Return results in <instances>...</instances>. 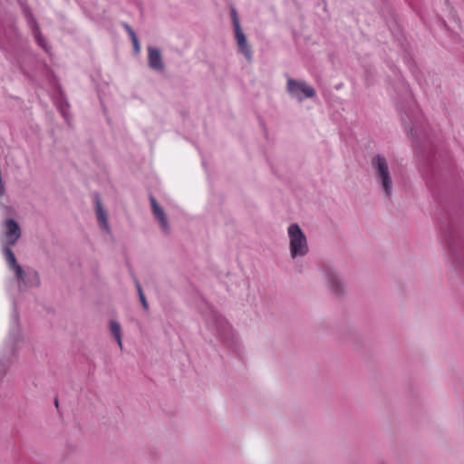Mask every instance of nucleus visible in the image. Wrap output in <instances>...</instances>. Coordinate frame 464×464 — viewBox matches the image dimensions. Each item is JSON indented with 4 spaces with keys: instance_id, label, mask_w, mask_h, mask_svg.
<instances>
[{
    "instance_id": "1",
    "label": "nucleus",
    "mask_w": 464,
    "mask_h": 464,
    "mask_svg": "<svg viewBox=\"0 0 464 464\" xmlns=\"http://www.w3.org/2000/svg\"><path fill=\"white\" fill-rule=\"evenodd\" d=\"M5 232L3 238H1L3 246V254L8 267L14 271V275L18 277L23 278V268L17 263L15 256L11 249V246H14L21 237L22 232L20 226L16 221L12 218L6 219L3 223Z\"/></svg>"
},
{
    "instance_id": "2",
    "label": "nucleus",
    "mask_w": 464,
    "mask_h": 464,
    "mask_svg": "<svg viewBox=\"0 0 464 464\" xmlns=\"http://www.w3.org/2000/svg\"><path fill=\"white\" fill-rule=\"evenodd\" d=\"M288 237L290 240L291 256H304L308 253V245L306 237L297 224H292L288 227Z\"/></svg>"
},
{
    "instance_id": "3",
    "label": "nucleus",
    "mask_w": 464,
    "mask_h": 464,
    "mask_svg": "<svg viewBox=\"0 0 464 464\" xmlns=\"http://www.w3.org/2000/svg\"><path fill=\"white\" fill-rule=\"evenodd\" d=\"M372 164L375 170L377 180L382 185L385 195L389 197L392 191V179L386 159L377 155L372 159Z\"/></svg>"
},
{
    "instance_id": "4",
    "label": "nucleus",
    "mask_w": 464,
    "mask_h": 464,
    "mask_svg": "<svg viewBox=\"0 0 464 464\" xmlns=\"http://www.w3.org/2000/svg\"><path fill=\"white\" fill-rule=\"evenodd\" d=\"M233 24L235 28V37L238 45L240 52L246 56L247 60L251 59V49L246 43V35L244 34L239 20L237 14V12L234 8L231 10Z\"/></svg>"
},
{
    "instance_id": "5",
    "label": "nucleus",
    "mask_w": 464,
    "mask_h": 464,
    "mask_svg": "<svg viewBox=\"0 0 464 464\" xmlns=\"http://www.w3.org/2000/svg\"><path fill=\"white\" fill-rule=\"evenodd\" d=\"M287 89L291 95L296 97L299 101L304 98H312L315 95V91L311 86L304 82H297L295 80H288Z\"/></svg>"
},
{
    "instance_id": "6",
    "label": "nucleus",
    "mask_w": 464,
    "mask_h": 464,
    "mask_svg": "<svg viewBox=\"0 0 464 464\" xmlns=\"http://www.w3.org/2000/svg\"><path fill=\"white\" fill-rule=\"evenodd\" d=\"M150 203H151V208H152L154 217L160 223L161 228L165 232H168L169 231V224H168V219H167V217H166L163 209L160 208V206L158 204V202L156 201V199L153 197L150 198Z\"/></svg>"
},
{
    "instance_id": "7",
    "label": "nucleus",
    "mask_w": 464,
    "mask_h": 464,
    "mask_svg": "<svg viewBox=\"0 0 464 464\" xmlns=\"http://www.w3.org/2000/svg\"><path fill=\"white\" fill-rule=\"evenodd\" d=\"M148 61L149 65L154 70H162L163 63L161 53L158 49L149 47L148 48Z\"/></svg>"
},
{
    "instance_id": "8",
    "label": "nucleus",
    "mask_w": 464,
    "mask_h": 464,
    "mask_svg": "<svg viewBox=\"0 0 464 464\" xmlns=\"http://www.w3.org/2000/svg\"><path fill=\"white\" fill-rule=\"evenodd\" d=\"M18 281L30 286H37L40 283L38 273L35 270H28L24 272L23 270V278L18 277L15 275Z\"/></svg>"
},
{
    "instance_id": "9",
    "label": "nucleus",
    "mask_w": 464,
    "mask_h": 464,
    "mask_svg": "<svg viewBox=\"0 0 464 464\" xmlns=\"http://www.w3.org/2000/svg\"><path fill=\"white\" fill-rule=\"evenodd\" d=\"M96 212H97V218L100 223V225L106 230L110 231V227L108 224L106 213L104 212L102 203L99 199L96 200Z\"/></svg>"
},
{
    "instance_id": "10",
    "label": "nucleus",
    "mask_w": 464,
    "mask_h": 464,
    "mask_svg": "<svg viewBox=\"0 0 464 464\" xmlns=\"http://www.w3.org/2000/svg\"><path fill=\"white\" fill-rule=\"evenodd\" d=\"M110 329L112 334V335L117 340V343L120 346V348H122V342H121V328L118 322L116 321H111L110 322Z\"/></svg>"
},
{
    "instance_id": "11",
    "label": "nucleus",
    "mask_w": 464,
    "mask_h": 464,
    "mask_svg": "<svg viewBox=\"0 0 464 464\" xmlns=\"http://www.w3.org/2000/svg\"><path fill=\"white\" fill-rule=\"evenodd\" d=\"M122 25L131 39L135 52L139 53L140 51V45L135 32L128 24L124 23Z\"/></svg>"
},
{
    "instance_id": "12",
    "label": "nucleus",
    "mask_w": 464,
    "mask_h": 464,
    "mask_svg": "<svg viewBox=\"0 0 464 464\" xmlns=\"http://www.w3.org/2000/svg\"><path fill=\"white\" fill-rule=\"evenodd\" d=\"M328 281H329V285H330V287L332 288V290L336 295L341 294V291L339 290V287H341V283H340L338 277L334 274H330Z\"/></svg>"
},
{
    "instance_id": "13",
    "label": "nucleus",
    "mask_w": 464,
    "mask_h": 464,
    "mask_svg": "<svg viewBox=\"0 0 464 464\" xmlns=\"http://www.w3.org/2000/svg\"><path fill=\"white\" fill-rule=\"evenodd\" d=\"M136 287H137V290H138L139 296H140V302L142 304V306L144 307L145 310H147L149 308V305H148L145 295H144V293L142 291L141 285L139 283V281H136Z\"/></svg>"
},
{
    "instance_id": "14",
    "label": "nucleus",
    "mask_w": 464,
    "mask_h": 464,
    "mask_svg": "<svg viewBox=\"0 0 464 464\" xmlns=\"http://www.w3.org/2000/svg\"><path fill=\"white\" fill-rule=\"evenodd\" d=\"M35 37L39 45H41L44 50H47L44 38L39 34H37Z\"/></svg>"
},
{
    "instance_id": "15",
    "label": "nucleus",
    "mask_w": 464,
    "mask_h": 464,
    "mask_svg": "<svg viewBox=\"0 0 464 464\" xmlns=\"http://www.w3.org/2000/svg\"><path fill=\"white\" fill-rule=\"evenodd\" d=\"M55 405H56V407H58V400L57 399L55 400Z\"/></svg>"
}]
</instances>
